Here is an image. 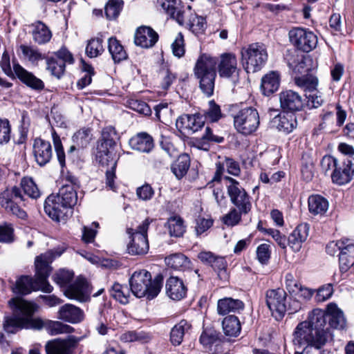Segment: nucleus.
<instances>
[{"instance_id": "obj_1", "label": "nucleus", "mask_w": 354, "mask_h": 354, "mask_svg": "<svg viewBox=\"0 0 354 354\" xmlns=\"http://www.w3.org/2000/svg\"><path fill=\"white\" fill-rule=\"evenodd\" d=\"M326 313L315 308L308 313L307 319L299 322L293 332L292 342L299 346L322 348L332 339V333L326 326Z\"/></svg>"}, {"instance_id": "obj_2", "label": "nucleus", "mask_w": 354, "mask_h": 354, "mask_svg": "<svg viewBox=\"0 0 354 354\" xmlns=\"http://www.w3.org/2000/svg\"><path fill=\"white\" fill-rule=\"evenodd\" d=\"M55 258V255L51 251L37 256L35 261V278L26 275L21 276L17 279L12 288L13 292L20 295H28L38 290L48 293L51 292L53 288L48 282L47 278L52 270L50 263Z\"/></svg>"}, {"instance_id": "obj_3", "label": "nucleus", "mask_w": 354, "mask_h": 354, "mask_svg": "<svg viewBox=\"0 0 354 354\" xmlns=\"http://www.w3.org/2000/svg\"><path fill=\"white\" fill-rule=\"evenodd\" d=\"M8 304L12 309L14 317H6L3 322L4 330L8 333H14L16 328L41 329L46 326V322L40 318H32L37 309V306L22 298L11 299Z\"/></svg>"}, {"instance_id": "obj_4", "label": "nucleus", "mask_w": 354, "mask_h": 354, "mask_svg": "<svg viewBox=\"0 0 354 354\" xmlns=\"http://www.w3.org/2000/svg\"><path fill=\"white\" fill-rule=\"evenodd\" d=\"M165 13L175 19L178 24L187 23L192 32L201 33L205 28V19L191 12V6L183 1H158Z\"/></svg>"}, {"instance_id": "obj_5", "label": "nucleus", "mask_w": 354, "mask_h": 354, "mask_svg": "<svg viewBox=\"0 0 354 354\" xmlns=\"http://www.w3.org/2000/svg\"><path fill=\"white\" fill-rule=\"evenodd\" d=\"M217 64V57L203 53L198 57L194 67V74L198 80L199 88L207 97L214 93Z\"/></svg>"}, {"instance_id": "obj_6", "label": "nucleus", "mask_w": 354, "mask_h": 354, "mask_svg": "<svg viewBox=\"0 0 354 354\" xmlns=\"http://www.w3.org/2000/svg\"><path fill=\"white\" fill-rule=\"evenodd\" d=\"M162 280L158 276L152 281L151 273L145 270L136 271L129 279L131 290L138 298L146 296L152 299L160 292Z\"/></svg>"}, {"instance_id": "obj_7", "label": "nucleus", "mask_w": 354, "mask_h": 354, "mask_svg": "<svg viewBox=\"0 0 354 354\" xmlns=\"http://www.w3.org/2000/svg\"><path fill=\"white\" fill-rule=\"evenodd\" d=\"M24 196L19 187H8L0 192V206L5 212L18 218L26 220L28 214L24 209L22 204Z\"/></svg>"}, {"instance_id": "obj_8", "label": "nucleus", "mask_w": 354, "mask_h": 354, "mask_svg": "<svg viewBox=\"0 0 354 354\" xmlns=\"http://www.w3.org/2000/svg\"><path fill=\"white\" fill-rule=\"evenodd\" d=\"M244 68L248 73L257 72L261 69L268 60V52L262 43H253L241 50Z\"/></svg>"}, {"instance_id": "obj_9", "label": "nucleus", "mask_w": 354, "mask_h": 354, "mask_svg": "<svg viewBox=\"0 0 354 354\" xmlns=\"http://www.w3.org/2000/svg\"><path fill=\"white\" fill-rule=\"evenodd\" d=\"M287 294L284 290L281 288L268 290L266 293V304L270 309L272 315L276 319H281L284 316L287 310L292 314L298 310L300 305L297 301H293L295 307L292 308L287 306Z\"/></svg>"}, {"instance_id": "obj_10", "label": "nucleus", "mask_w": 354, "mask_h": 354, "mask_svg": "<svg viewBox=\"0 0 354 354\" xmlns=\"http://www.w3.org/2000/svg\"><path fill=\"white\" fill-rule=\"evenodd\" d=\"M151 221L146 218L137 230L128 228L127 232L130 235V241L127 251L131 255H143L149 251L147 231Z\"/></svg>"}, {"instance_id": "obj_11", "label": "nucleus", "mask_w": 354, "mask_h": 354, "mask_svg": "<svg viewBox=\"0 0 354 354\" xmlns=\"http://www.w3.org/2000/svg\"><path fill=\"white\" fill-rule=\"evenodd\" d=\"M235 129L243 135H250L259 126V115L257 109L246 107L241 109L233 116Z\"/></svg>"}, {"instance_id": "obj_12", "label": "nucleus", "mask_w": 354, "mask_h": 354, "mask_svg": "<svg viewBox=\"0 0 354 354\" xmlns=\"http://www.w3.org/2000/svg\"><path fill=\"white\" fill-rule=\"evenodd\" d=\"M226 179L229 182L227 185V194L230 202L234 205V208L248 214L252 209L251 197L237 180L231 177H226Z\"/></svg>"}, {"instance_id": "obj_13", "label": "nucleus", "mask_w": 354, "mask_h": 354, "mask_svg": "<svg viewBox=\"0 0 354 354\" xmlns=\"http://www.w3.org/2000/svg\"><path fill=\"white\" fill-rule=\"evenodd\" d=\"M291 44L303 52H310L318 44L317 36L311 30L304 28H294L288 32Z\"/></svg>"}, {"instance_id": "obj_14", "label": "nucleus", "mask_w": 354, "mask_h": 354, "mask_svg": "<svg viewBox=\"0 0 354 354\" xmlns=\"http://www.w3.org/2000/svg\"><path fill=\"white\" fill-rule=\"evenodd\" d=\"M111 148L105 149L102 145L97 147L96 160L103 167H106V185L111 189L115 188L114 180L116 178L115 168L118 158L110 151Z\"/></svg>"}, {"instance_id": "obj_15", "label": "nucleus", "mask_w": 354, "mask_h": 354, "mask_svg": "<svg viewBox=\"0 0 354 354\" xmlns=\"http://www.w3.org/2000/svg\"><path fill=\"white\" fill-rule=\"evenodd\" d=\"M72 54L66 48H61L46 60L47 69L57 78H60L65 72L66 64H73Z\"/></svg>"}, {"instance_id": "obj_16", "label": "nucleus", "mask_w": 354, "mask_h": 354, "mask_svg": "<svg viewBox=\"0 0 354 354\" xmlns=\"http://www.w3.org/2000/svg\"><path fill=\"white\" fill-rule=\"evenodd\" d=\"M218 73L221 77L237 80L239 69L237 67V59L234 54L223 53L217 64Z\"/></svg>"}, {"instance_id": "obj_17", "label": "nucleus", "mask_w": 354, "mask_h": 354, "mask_svg": "<svg viewBox=\"0 0 354 354\" xmlns=\"http://www.w3.org/2000/svg\"><path fill=\"white\" fill-rule=\"evenodd\" d=\"M82 337L70 335L65 339H55L46 344L47 354H70L77 347Z\"/></svg>"}, {"instance_id": "obj_18", "label": "nucleus", "mask_w": 354, "mask_h": 354, "mask_svg": "<svg viewBox=\"0 0 354 354\" xmlns=\"http://www.w3.org/2000/svg\"><path fill=\"white\" fill-rule=\"evenodd\" d=\"M44 211L53 220L59 222L68 216L69 209L62 201H58L56 195H50L45 201Z\"/></svg>"}, {"instance_id": "obj_19", "label": "nucleus", "mask_w": 354, "mask_h": 354, "mask_svg": "<svg viewBox=\"0 0 354 354\" xmlns=\"http://www.w3.org/2000/svg\"><path fill=\"white\" fill-rule=\"evenodd\" d=\"M279 102L281 109L285 111H299L304 107L302 97L292 90H286L281 92L279 94Z\"/></svg>"}, {"instance_id": "obj_20", "label": "nucleus", "mask_w": 354, "mask_h": 354, "mask_svg": "<svg viewBox=\"0 0 354 354\" xmlns=\"http://www.w3.org/2000/svg\"><path fill=\"white\" fill-rule=\"evenodd\" d=\"M64 294L70 299L80 302L86 301L89 298L86 280L82 277H78L74 283L66 287Z\"/></svg>"}, {"instance_id": "obj_21", "label": "nucleus", "mask_w": 354, "mask_h": 354, "mask_svg": "<svg viewBox=\"0 0 354 354\" xmlns=\"http://www.w3.org/2000/svg\"><path fill=\"white\" fill-rule=\"evenodd\" d=\"M354 175V162L350 158L345 159L342 164H338L337 168L331 174L333 183L344 185L350 182Z\"/></svg>"}, {"instance_id": "obj_22", "label": "nucleus", "mask_w": 354, "mask_h": 354, "mask_svg": "<svg viewBox=\"0 0 354 354\" xmlns=\"http://www.w3.org/2000/svg\"><path fill=\"white\" fill-rule=\"evenodd\" d=\"M203 125L204 122L199 115H183L176 122L177 129L183 133L196 132Z\"/></svg>"}, {"instance_id": "obj_23", "label": "nucleus", "mask_w": 354, "mask_h": 354, "mask_svg": "<svg viewBox=\"0 0 354 354\" xmlns=\"http://www.w3.org/2000/svg\"><path fill=\"white\" fill-rule=\"evenodd\" d=\"M32 153L37 163L40 166H44L52 158V146L48 141L36 138L32 146Z\"/></svg>"}, {"instance_id": "obj_24", "label": "nucleus", "mask_w": 354, "mask_h": 354, "mask_svg": "<svg viewBox=\"0 0 354 354\" xmlns=\"http://www.w3.org/2000/svg\"><path fill=\"white\" fill-rule=\"evenodd\" d=\"M158 39V33L149 26L139 27L134 36L135 44L144 48L153 47Z\"/></svg>"}, {"instance_id": "obj_25", "label": "nucleus", "mask_w": 354, "mask_h": 354, "mask_svg": "<svg viewBox=\"0 0 354 354\" xmlns=\"http://www.w3.org/2000/svg\"><path fill=\"white\" fill-rule=\"evenodd\" d=\"M13 71L16 76L27 86L34 90H42L44 84L32 73L28 72L19 64H13Z\"/></svg>"}, {"instance_id": "obj_26", "label": "nucleus", "mask_w": 354, "mask_h": 354, "mask_svg": "<svg viewBox=\"0 0 354 354\" xmlns=\"http://www.w3.org/2000/svg\"><path fill=\"white\" fill-rule=\"evenodd\" d=\"M58 318L71 324H77L84 319V313L79 307L66 304L59 308Z\"/></svg>"}, {"instance_id": "obj_27", "label": "nucleus", "mask_w": 354, "mask_h": 354, "mask_svg": "<svg viewBox=\"0 0 354 354\" xmlns=\"http://www.w3.org/2000/svg\"><path fill=\"white\" fill-rule=\"evenodd\" d=\"M129 143L132 149L143 153H149L154 147L153 138L145 132L132 137Z\"/></svg>"}, {"instance_id": "obj_28", "label": "nucleus", "mask_w": 354, "mask_h": 354, "mask_svg": "<svg viewBox=\"0 0 354 354\" xmlns=\"http://www.w3.org/2000/svg\"><path fill=\"white\" fill-rule=\"evenodd\" d=\"M326 313V322L331 328L343 329L346 326V319L343 312L335 304H330L327 306Z\"/></svg>"}, {"instance_id": "obj_29", "label": "nucleus", "mask_w": 354, "mask_h": 354, "mask_svg": "<svg viewBox=\"0 0 354 354\" xmlns=\"http://www.w3.org/2000/svg\"><path fill=\"white\" fill-rule=\"evenodd\" d=\"M165 288L167 295L173 300H180L186 295L187 288L178 277H169L167 280Z\"/></svg>"}, {"instance_id": "obj_30", "label": "nucleus", "mask_w": 354, "mask_h": 354, "mask_svg": "<svg viewBox=\"0 0 354 354\" xmlns=\"http://www.w3.org/2000/svg\"><path fill=\"white\" fill-rule=\"evenodd\" d=\"M311 62V59L308 56L304 55H294L287 59V63L290 69L295 74L309 73L310 68L308 63Z\"/></svg>"}, {"instance_id": "obj_31", "label": "nucleus", "mask_w": 354, "mask_h": 354, "mask_svg": "<svg viewBox=\"0 0 354 354\" xmlns=\"http://www.w3.org/2000/svg\"><path fill=\"white\" fill-rule=\"evenodd\" d=\"M272 122L279 131L286 133L292 132L297 124L295 115L291 114H279L273 118Z\"/></svg>"}, {"instance_id": "obj_32", "label": "nucleus", "mask_w": 354, "mask_h": 354, "mask_svg": "<svg viewBox=\"0 0 354 354\" xmlns=\"http://www.w3.org/2000/svg\"><path fill=\"white\" fill-rule=\"evenodd\" d=\"M280 84V75L276 71H271L261 79V87L263 95H270L277 91Z\"/></svg>"}, {"instance_id": "obj_33", "label": "nucleus", "mask_w": 354, "mask_h": 354, "mask_svg": "<svg viewBox=\"0 0 354 354\" xmlns=\"http://www.w3.org/2000/svg\"><path fill=\"white\" fill-rule=\"evenodd\" d=\"M56 196L58 201H62L69 210L77 204V191L73 185H64Z\"/></svg>"}, {"instance_id": "obj_34", "label": "nucleus", "mask_w": 354, "mask_h": 354, "mask_svg": "<svg viewBox=\"0 0 354 354\" xmlns=\"http://www.w3.org/2000/svg\"><path fill=\"white\" fill-rule=\"evenodd\" d=\"M328 207V201L320 195H312L308 198L309 212L315 216L324 215L327 212Z\"/></svg>"}, {"instance_id": "obj_35", "label": "nucleus", "mask_w": 354, "mask_h": 354, "mask_svg": "<svg viewBox=\"0 0 354 354\" xmlns=\"http://www.w3.org/2000/svg\"><path fill=\"white\" fill-rule=\"evenodd\" d=\"M243 308L244 304L242 301L231 297L221 299L217 303V311L220 315H225L231 312H239L243 310Z\"/></svg>"}, {"instance_id": "obj_36", "label": "nucleus", "mask_w": 354, "mask_h": 354, "mask_svg": "<svg viewBox=\"0 0 354 354\" xmlns=\"http://www.w3.org/2000/svg\"><path fill=\"white\" fill-rule=\"evenodd\" d=\"M165 226L168 229L169 235L172 237H182L186 231L185 221L178 215L170 216L167 219Z\"/></svg>"}, {"instance_id": "obj_37", "label": "nucleus", "mask_w": 354, "mask_h": 354, "mask_svg": "<svg viewBox=\"0 0 354 354\" xmlns=\"http://www.w3.org/2000/svg\"><path fill=\"white\" fill-rule=\"evenodd\" d=\"M339 269L342 272H346L354 264V244L351 241L339 254Z\"/></svg>"}, {"instance_id": "obj_38", "label": "nucleus", "mask_w": 354, "mask_h": 354, "mask_svg": "<svg viewBox=\"0 0 354 354\" xmlns=\"http://www.w3.org/2000/svg\"><path fill=\"white\" fill-rule=\"evenodd\" d=\"M165 263L167 266L178 270H185L191 267L189 259L181 253L171 254L165 258Z\"/></svg>"}, {"instance_id": "obj_39", "label": "nucleus", "mask_w": 354, "mask_h": 354, "mask_svg": "<svg viewBox=\"0 0 354 354\" xmlns=\"http://www.w3.org/2000/svg\"><path fill=\"white\" fill-rule=\"evenodd\" d=\"M108 49L112 59L115 63L120 62L127 58V53L123 46L115 37L108 39Z\"/></svg>"}, {"instance_id": "obj_40", "label": "nucleus", "mask_w": 354, "mask_h": 354, "mask_svg": "<svg viewBox=\"0 0 354 354\" xmlns=\"http://www.w3.org/2000/svg\"><path fill=\"white\" fill-rule=\"evenodd\" d=\"M33 40L39 44H44L48 42L52 37V34L48 28L41 21H38L32 25Z\"/></svg>"}, {"instance_id": "obj_41", "label": "nucleus", "mask_w": 354, "mask_h": 354, "mask_svg": "<svg viewBox=\"0 0 354 354\" xmlns=\"http://www.w3.org/2000/svg\"><path fill=\"white\" fill-rule=\"evenodd\" d=\"M191 325L185 319L180 321L171 329L170 340L173 345H180L185 333L190 329Z\"/></svg>"}, {"instance_id": "obj_42", "label": "nucleus", "mask_w": 354, "mask_h": 354, "mask_svg": "<svg viewBox=\"0 0 354 354\" xmlns=\"http://www.w3.org/2000/svg\"><path fill=\"white\" fill-rule=\"evenodd\" d=\"M224 333L227 336L236 337L241 332V323L237 317L230 315L225 317L222 322Z\"/></svg>"}, {"instance_id": "obj_43", "label": "nucleus", "mask_w": 354, "mask_h": 354, "mask_svg": "<svg viewBox=\"0 0 354 354\" xmlns=\"http://www.w3.org/2000/svg\"><path fill=\"white\" fill-rule=\"evenodd\" d=\"M189 166V157L187 154H183L171 165V169L176 177L180 179L187 174Z\"/></svg>"}, {"instance_id": "obj_44", "label": "nucleus", "mask_w": 354, "mask_h": 354, "mask_svg": "<svg viewBox=\"0 0 354 354\" xmlns=\"http://www.w3.org/2000/svg\"><path fill=\"white\" fill-rule=\"evenodd\" d=\"M295 82L305 91H314L318 86V79L310 73L295 77Z\"/></svg>"}, {"instance_id": "obj_45", "label": "nucleus", "mask_w": 354, "mask_h": 354, "mask_svg": "<svg viewBox=\"0 0 354 354\" xmlns=\"http://www.w3.org/2000/svg\"><path fill=\"white\" fill-rule=\"evenodd\" d=\"M117 132L114 127L109 126L104 127L102 131V136L97 146H103L105 149L112 148L115 145Z\"/></svg>"}, {"instance_id": "obj_46", "label": "nucleus", "mask_w": 354, "mask_h": 354, "mask_svg": "<svg viewBox=\"0 0 354 354\" xmlns=\"http://www.w3.org/2000/svg\"><path fill=\"white\" fill-rule=\"evenodd\" d=\"M20 188L21 189H23V192L25 194L32 198L36 199L41 195L37 185L35 184L32 178L24 177L21 180Z\"/></svg>"}, {"instance_id": "obj_47", "label": "nucleus", "mask_w": 354, "mask_h": 354, "mask_svg": "<svg viewBox=\"0 0 354 354\" xmlns=\"http://www.w3.org/2000/svg\"><path fill=\"white\" fill-rule=\"evenodd\" d=\"M111 295L122 304L129 303L130 292L128 288L122 286L118 283H115L110 290Z\"/></svg>"}, {"instance_id": "obj_48", "label": "nucleus", "mask_w": 354, "mask_h": 354, "mask_svg": "<svg viewBox=\"0 0 354 354\" xmlns=\"http://www.w3.org/2000/svg\"><path fill=\"white\" fill-rule=\"evenodd\" d=\"M92 139V134L89 129H82L73 136V142L77 146L78 149L86 148Z\"/></svg>"}, {"instance_id": "obj_49", "label": "nucleus", "mask_w": 354, "mask_h": 354, "mask_svg": "<svg viewBox=\"0 0 354 354\" xmlns=\"http://www.w3.org/2000/svg\"><path fill=\"white\" fill-rule=\"evenodd\" d=\"M103 40L100 37L91 39L88 41L86 47V53L91 57H96L104 51V47L102 45Z\"/></svg>"}, {"instance_id": "obj_50", "label": "nucleus", "mask_w": 354, "mask_h": 354, "mask_svg": "<svg viewBox=\"0 0 354 354\" xmlns=\"http://www.w3.org/2000/svg\"><path fill=\"white\" fill-rule=\"evenodd\" d=\"M156 116L162 123H167L170 121L172 111L168 107V104L162 102L155 106Z\"/></svg>"}, {"instance_id": "obj_51", "label": "nucleus", "mask_w": 354, "mask_h": 354, "mask_svg": "<svg viewBox=\"0 0 354 354\" xmlns=\"http://www.w3.org/2000/svg\"><path fill=\"white\" fill-rule=\"evenodd\" d=\"M123 7V1H107L104 6V13L108 19H115Z\"/></svg>"}, {"instance_id": "obj_52", "label": "nucleus", "mask_w": 354, "mask_h": 354, "mask_svg": "<svg viewBox=\"0 0 354 354\" xmlns=\"http://www.w3.org/2000/svg\"><path fill=\"white\" fill-rule=\"evenodd\" d=\"M212 268L217 272L218 277L223 281H227L228 274L227 272V262L224 257L217 256L212 266Z\"/></svg>"}, {"instance_id": "obj_53", "label": "nucleus", "mask_w": 354, "mask_h": 354, "mask_svg": "<svg viewBox=\"0 0 354 354\" xmlns=\"http://www.w3.org/2000/svg\"><path fill=\"white\" fill-rule=\"evenodd\" d=\"M242 215H245L244 213L236 208H232L223 217L222 221L225 225L233 227L241 222Z\"/></svg>"}, {"instance_id": "obj_54", "label": "nucleus", "mask_w": 354, "mask_h": 354, "mask_svg": "<svg viewBox=\"0 0 354 354\" xmlns=\"http://www.w3.org/2000/svg\"><path fill=\"white\" fill-rule=\"evenodd\" d=\"M73 277V272L66 270H60L57 272L53 277V281L61 287L68 285Z\"/></svg>"}, {"instance_id": "obj_55", "label": "nucleus", "mask_w": 354, "mask_h": 354, "mask_svg": "<svg viewBox=\"0 0 354 354\" xmlns=\"http://www.w3.org/2000/svg\"><path fill=\"white\" fill-rule=\"evenodd\" d=\"M218 339L217 332L213 329H205L200 337L201 343L205 346H210Z\"/></svg>"}, {"instance_id": "obj_56", "label": "nucleus", "mask_w": 354, "mask_h": 354, "mask_svg": "<svg viewBox=\"0 0 354 354\" xmlns=\"http://www.w3.org/2000/svg\"><path fill=\"white\" fill-rule=\"evenodd\" d=\"M205 115L207 120L212 122L218 121L222 117L220 106L214 100H210L209 102V108L205 111Z\"/></svg>"}, {"instance_id": "obj_57", "label": "nucleus", "mask_w": 354, "mask_h": 354, "mask_svg": "<svg viewBox=\"0 0 354 354\" xmlns=\"http://www.w3.org/2000/svg\"><path fill=\"white\" fill-rule=\"evenodd\" d=\"M171 49L174 55L176 57H181L185 55L184 37L181 32H178L176 35L175 40L171 44Z\"/></svg>"}, {"instance_id": "obj_58", "label": "nucleus", "mask_w": 354, "mask_h": 354, "mask_svg": "<svg viewBox=\"0 0 354 354\" xmlns=\"http://www.w3.org/2000/svg\"><path fill=\"white\" fill-rule=\"evenodd\" d=\"M46 326L51 335H55L68 332L70 326L58 321H47Z\"/></svg>"}, {"instance_id": "obj_59", "label": "nucleus", "mask_w": 354, "mask_h": 354, "mask_svg": "<svg viewBox=\"0 0 354 354\" xmlns=\"http://www.w3.org/2000/svg\"><path fill=\"white\" fill-rule=\"evenodd\" d=\"M333 293V288L331 283H328L320 287L315 295L317 302H324L328 299Z\"/></svg>"}, {"instance_id": "obj_60", "label": "nucleus", "mask_w": 354, "mask_h": 354, "mask_svg": "<svg viewBox=\"0 0 354 354\" xmlns=\"http://www.w3.org/2000/svg\"><path fill=\"white\" fill-rule=\"evenodd\" d=\"M14 241V230L10 224L0 225V242L12 243Z\"/></svg>"}, {"instance_id": "obj_61", "label": "nucleus", "mask_w": 354, "mask_h": 354, "mask_svg": "<svg viewBox=\"0 0 354 354\" xmlns=\"http://www.w3.org/2000/svg\"><path fill=\"white\" fill-rule=\"evenodd\" d=\"M349 241L350 240L348 239L331 241L326 245V251L328 254L334 256L337 252H342Z\"/></svg>"}, {"instance_id": "obj_62", "label": "nucleus", "mask_w": 354, "mask_h": 354, "mask_svg": "<svg viewBox=\"0 0 354 354\" xmlns=\"http://www.w3.org/2000/svg\"><path fill=\"white\" fill-rule=\"evenodd\" d=\"M310 227L307 223H301L292 231V234L303 243L307 240L309 235Z\"/></svg>"}, {"instance_id": "obj_63", "label": "nucleus", "mask_w": 354, "mask_h": 354, "mask_svg": "<svg viewBox=\"0 0 354 354\" xmlns=\"http://www.w3.org/2000/svg\"><path fill=\"white\" fill-rule=\"evenodd\" d=\"M310 227L307 223H301L292 231V234L303 243L307 240L309 235Z\"/></svg>"}, {"instance_id": "obj_64", "label": "nucleus", "mask_w": 354, "mask_h": 354, "mask_svg": "<svg viewBox=\"0 0 354 354\" xmlns=\"http://www.w3.org/2000/svg\"><path fill=\"white\" fill-rule=\"evenodd\" d=\"M338 164L337 159L331 156H324L321 161L322 169L325 173L330 170L335 171Z\"/></svg>"}]
</instances>
